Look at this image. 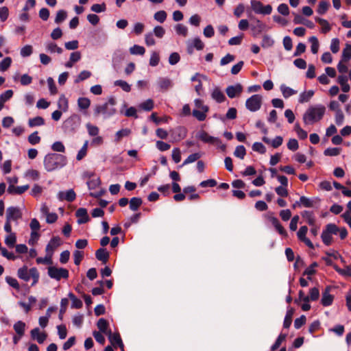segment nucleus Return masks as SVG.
I'll return each instance as SVG.
<instances>
[{
	"label": "nucleus",
	"instance_id": "obj_1",
	"mask_svg": "<svg viewBox=\"0 0 351 351\" xmlns=\"http://www.w3.org/2000/svg\"><path fill=\"white\" fill-rule=\"evenodd\" d=\"M173 180L172 183V192L176 193L173 199L177 202H182L186 198L189 201H198L200 196L196 193V188L194 186H188L183 189L182 192L180 186L177 182L180 180V177H171Z\"/></svg>",
	"mask_w": 351,
	"mask_h": 351
},
{
	"label": "nucleus",
	"instance_id": "obj_2",
	"mask_svg": "<svg viewBox=\"0 0 351 351\" xmlns=\"http://www.w3.org/2000/svg\"><path fill=\"white\" fill-rule=\"evenodd\" d=\"M65 156L58 154H49L44 159V165L48 171L63 167L66 164Z\"/></svg>",
	"mask_w": 351,
	"mask_h": 351
},
{
	"label": "nucleus",
	"instance_id": "obj_3",
	"mask_svg": "<svg viewBox=\"0 0 351 351\" xmlns=\"http://www.w3.org/2000/svg\"><path fill=\"white\" fill-rule=\"evenodd\" d=\"M326 108L324 106H311L308 108L303 116L305 124H311L321 120L325 113Z\"/></svg>",
	"mask_w": 351,
	"mask_h": 351
},
{
	"label": "nucleus",
	"instance_id": "obj_4",
	"mask_svg": "<svg viewBox=\"0 0 351 351\" xmlns=\"http://www.w3.org/2000/svg\"><path fill=\"white\" fill-rule=\"evenodd\" d=\"M117 101L114 97L108 98V101L102 105H97L94 108V115L98 117L103 114L105 117H110L117 112L114 108Z\"/></svg>",
	"mask_w": 351,
	"mask_h": 351
},
{
	"label": "nucleus",
	"instance_id": "obj_5",
	"mask_svg": "<svg viewBox=\"0 0 351 351\" xmlns=\"http://www.w3.org/2000/svg\"><path fill=\"white\" fill-rule=\"evenodd\" d=\"M18 277L25 282H28L32 278V286L36 285L40 278V274L36 267L28 269L26 265L19 268L17 271Z\"/></svg>",
	"mask_w": 351,
	"mask_h": 351
},
{
	"label": "nucleus",
	"instance_id": "obj_6",
	"mask_svg": "<svg viewBox=\"0 0 351 351\" xmlns=\"http://www.w3.org/2000/svg\"><path fill=\"white\" fill-rule=\"evenodd\" d=\"M339 227L335 223H328L323 230L321 238L324 244L329 246L332 243V235H337Z\"/></svg>",
	"mask_w": 351,
	"mask_h": 351
},
{
	"label": "nucleus",
	"instance_id": "obj_7",
	"mask_svg": "<svg viewBox=\"0 0 351 351\" xmlns=\"http://www.w3.org/2000/svg\"><path fill=\"white\" fill-rule=\"evenodd\" d=\"M48 276L57 281L61 279H68L69 276V270L63 267H57L56 266H49L47 268Z\"/></svg>",
	"mask_w": 351,
	"mask_h": 351
},
{
	"label": "nucleus",
	"instance_id": "obj_8",
	"mask_svg": "<svg viewBox=\"0 0 351 351\" xmlns=\"http://www.w3.org/2000/svg\"><path fill=\"white\" fill-rule=\"evenodd\" d=\"M81 121L80 116L73 114L64 121L63 128L66 132L73 133L80 127Z\"/></svg>",
	"mask_w": 351,
	"mask_h": 351
},
{
	"label": "nucleus",
	"instance_id": "obj_9",
	"mask_svg": "<svg viewBox=\"0 0 351 351\" xmlns=\"http://www.w3.org/2000/svg\"><path fill=\"white\" fill-rule=\"evenodd\" d=\"M101 180L99 177H93V179L87 182V185L90 192V196L99 197L102 195V191L100 187Z\"/></svg>",
	"mask_w": 351,
	"mask_h": 351
},
{
	"label": "nucleus",
	"instance_id": "obj_10",
	"mask_svg": "<svg viewBox=\"0 0 351 351\" xmlns=\"http://www.w3.org/2000/svg\"><path fill=\"white\" fill-rule=\"evenodd\" d=\"M263 97L260 95H253L245 101V106L251 112L258 110L262 105Z\"/></svg>",
	"mask_w": 351,
	"mask_h": 351
},
{
	"label": "nucleus",
	"instance_id": "obj_11",
	"mask_svg": "<svg viewBox=\"0 0 351 351\" xmlns=\"http://www.w3.org/2000/svg\"><path fill=\"white\" fill-rule=\"evenodd\" d=\"M252 10L256 14H269L272 11V7L270 5H263V4L256 0L251 1Z\"/></svg>",
	"mask_w": 351,
	"mask_h": 351
},
{
	"label": "nucleus",
	"instance_id": "obj_12",
	"mask_svg": "<svg viewBox=\"0 0 351 351\" xmlns=\"http://www.w3.org/2000/svg\"><path fill=\"white\" fill-rule=\"evenodd\" d=\"M307 232H308L307 226H301L297 232L298 239L301 242H303L309 248L314 249V245L313 244L311 241L306 237Z\"/></svg>",
	"mask_w": 351,
	"mask_h": 351
},
{
	"label": "nucleus",
	"instance_id": "obj_13",
	"mask_svg": "<svg viewBox=\"0 0 351 351\" xmlns=\"http://www.w3.org/2000/svg\"><path fill=\"white\" fill-rule=\"evenodd\" d=\"M62 244V241L58 236L53 237L47 243L45 252L53 255L55 250Z\"/></svg>",
	"mask_w": 351,
	"mask_h": 351
},
{
	"label": "nucleus",
	"instance_id": "obj_14",
	"mask_svg": "<svg viewBox=\"0 0 351 351\" xmlns=\"http://www.w3.org/2000/svg\"><path fill=\"white\" fill-rule=\"evenodd\" d=\"M22 217V213L19 208L9 207L6 211V219L8 221H18Z\"/></svg>",
	"mask_w": 351,
	"mask_h": 351
},
{
	"label": "nucleus",
	"instance_id": "obj_15",
	"mask_svg": "<svg viewBox=\"0 0 351 351\" xmlns=\"http://www.w3.org/2000/svg\"><path fill=\"white\" fill-rule=\"evenodd\" d=\"M242 92L243 86L240 84H237L234 86H229L226 89L227 95L231 99L240 96Z\"/></svg>",
	"mask_w": 351,
	"mask_h": 351
},
{
	"label": "nucleus",
	"instance_id": "obj_16",
	"mask_svg": "<svg viewBox=\"0 0 351 351\" xmlns=\"http://www.w3.org/2000/svg\"><path fill=\"white\" fill-rule=\"evenodd\" d=\"M108 339L111 344L114 347H119L123 351V343L119 333H112L108 331Z\"/></svg>",
	"mask_w": 351,
	"mask_h": 351
},
{
	"label": "nucleus",
	"instance_id": "obj_17",
	"mask_svg": "<svg viewBox=\"0 0 351 351\" xmlns=\"http://www.w3.org/2000/svg\"><path fill=\"white\" fill-rule=\"evenodd\" d=\"M75 215L78 218L77 223L79 224L86 223L89 221L87 210L84 208H78L75 212Z\"/></svg>",
	"mask_w": 351,
	"mask_h": 351
},
{
	"label": "nucleus",
	"instance_id": "obj_18",
	"mask_svg": "<svg viewBox=\"0 0 351 351\" xmlns=\"http://www.w3.org/2000/svg\"><path fill=\"white\" fill-rule=\"evenodd\" d=\"M58 196L60 200H66L69 202H73L76 197L75 193L73 189L68 190L66 192L60 191Z\"/></svg>",
	"mask_w": 351,
	"mask_h": 351
},
{
	"label": "nucleus",
	"instance_id": "obj_19",
	"mask_svg": "<svg viewBox=\"0 0 351 351\" xmlns=\"http://www.w3.org/2000/svg\"><path fill=\"white\" fill-rule=\"evenodd\" d=\"M330 289L327 287L322 293L321 304L324 306H328L332 304L334 297L329 293Z\"/></svg>",
	"mask_w": 351,
	"mask_h": 351
},
{
	"label": "nucleus",
	"instance_id": "obj_20",
	"mask_svg": "<svg viewBox=\"0 0 351 351\" xmlns=\"http://www.w3.org/2000/svg\"><path fill=\"white\" fill-rule=\"evenodd\" d=\"M32 338L36 339L38 343H43L47 339L45 332H41L38 328H35L31 330Z\"/></svg>",
	"mask_w": 351,
	"mask_h": 351
},
{
	"label": "nucleus",
	"instance_id": "obj_21",
	"mask_svg": "<svg viewBox=\"0 0 351 351\" xmlns=\"http://www.w3.org/2000/svg\"><path fill=\"white\" fill-rule=\"evenodd\" d=\"M109 252L105 248H99L95 252L96 258L106 264L109 258Z\"/></svg>",
	"mask_w": 351,
	"mask_h": 351
},
{
	"label": "nucleus",
	"instance_id": "obj_22",
	"mask_svg": "<svg viewBox=\"0 0 351 351\" xmlns=\"http://www.w3.org/2000/svg\"><path fill=\"white\" fill-rule=\"evenodd\" d=\"M29 189V185L25 184L21 186H14L10 185L8 189V192L10 194H23Z\"/></svg>",
	"mask_w": 351,
	"mask_h": 351
},
{
	"label": "nucleus",
	"instance_id": "obj_23",
	"mask_svg": "<svg viewBox=\"0 0 351 351\" xmlns=\"http://www.w3.org/2000/svg\"><path fill=\"white\" fill-rule=\"evenodd\" d=\"M204 47V44L203 42L199 38H195L193 40V43L191 45H189L187 47V51L189 54L193 53V49L195 48L197 50H202Z\"/></svg>",
	"mask_w": 351,
	"mask_h": 351
},
{
	"label": "nucleus",
	"instance_id": "obj_24",
	"mask_svg": "<svg viewBox=\"0 0 351 351\" xmlns=\"http://www.w3.org/2000/svg\"><path fill=\"white\" fill-rule=\"evenodd\" d=\"M209 110V108H205V110L199 109H194L192 112L193 116L199 121H203L206 119L207 112Z\"/></svg>",
	"mask_w": 351,
	"mask_h": 351
},
{
	"label": "nucleus",
	"instance_id": "obj_25",
	"mask_svg": "<svg viewBox=\"0 0 351 351\" xmlns=\"http://www.w3.org/2000/svg\"><path fill=\"white\" fill-rule=\"evenodd\" d=\"M199 139L204 142L210 144H215L219 142V140L217 138L210 136L206 132H202L199 134Z\"/></svg>",
	"mask_w": 351,
	"mask_h": 351
},
{
	"label": "nucleus",
	"instance_id": "obj_26",
	"mask_svg": "<svg viewBox=\"0 0 351 351\" xmlns=\"http://www.w3.org/2000/svg\"><path fill=\"white\" fill-rule=\"evenodd\" d=\"M302 216L310 226H314L315 224V217L312 211L304 210L302 213Z\"/></svg>",
	"mask_w": 351,
	"mask_h": 351
},
{
	"label": "nucleus",
	"instance_id": "obj_27",
	"mask_svg": "<svg viewBox=\"0 0 351 351\" xmlns=\"http://www.w3.org/2000/svg\"><path fill=\"white\" fill-rule=\"evenodd\" d=\"M315 21L322 26V33L326 34L330 31L331 27L326 19L317 17Z\"/></svg>",
	"mask_w": 351,
	"mask_h": 351
},
{
	"label": "nucleus",
	"instance_id": "obj_28",
	"mask_svg": "<svg viewBox=\"0 0 351 351\" xmlns=\"http://www.w3.org/2000/svg\"><path fill=\"white\" fill-rule=\"evenodd\" d=\"M25 323L22 321L16 322L13 326L16 335H19L21 336H23L25 334Z\"/></svg>",
	"mask_w": 351,
	"mask_h": 351
},
{
	"label": "nucleus",
	"instance_id": "obj_29",
	"mask_svg": "<svg viewBox=\"0 0 351 351\" xmlns=\"http://www.w3.org/2000/svg\"><path fill=\"white\" fill-rule=\"evenodd\" d=\"M212 97L218 103H222L226 100L223 93L218 88H215L213 91Z\"/></svg>",
	"mask_w": 351,
	"mask_h": 351
},
{
	"label": "nucleus",
	"instance_id": "obj_30",
	"mask_svg": "<svg viewBox=\"0 0 351 351\" xmlns=\"http://www.w3.org/2000/svg\"><path fill=\"white\" fill-rule=\"evenodd\" d=\"M338 83L341 85V90L344 93H348L350 89V85L348 84V78L345 75H339L338 77Z\"/></svg>",
	"mask_w": 351,
	"mask_h": 351
},
{
	"label": "nucleus",
	"instance_id": "obj_31",
	"mask_svg": "<svg viewBox=\"0 0 351 351\" xmlns=\"http://www.w3.org/2000/svg\"><path fill=\"white\" fill-rule=\"evenodd\" d=\"M68 295L71 300V308L78 309L82 307V300L77 298L73 293L70 292Z\"/></svg>",
	"mask_w": 351,
	"mask_h": 351
},
{
	"label": "nucleus",
	"instance_id": "obj_32",
	"mask_svg": "<svg viewBox=\"0 0 351 351\" xmlns=\"http://www.w3.org/2000/svg\"><path fill=\"white\" fill-rule=\"evenodd\" d=\"M45 124V119L42 117H36L32 119H29L28 125L29 127H36L43 125Z\"/></svg>",
	"mask_w": 351,
	"mask_h": 351
},
{
	"label": "nucleus",
	"instance_id": "obj_33",
	"mask_svg": "<svg viewBox=\"0 0 351 351\" xmlns=\"http://www.w3.org/2000/svg\"><path fill=\"white\" fill-rule=\"evenodd\" d=\"M293 315V310L292 308L288 309L284 319L283 327L289 328L292 322V317Z\"/></svg>",
	"mask_w": 351,
	"mask_h": 351
},
{
	"label": "nucleus",
	"instance_id": "obj_34",
	"mask_svg": "<svg viewBox=\"0 0 351 351\" xmlns=\"http://www.w3.org/2000/svg\"><path fill=\"white\" fill-rule=\"evenodd\" d=\"M77 105L80 110H87L90 106V100L87 97H80Z\"/></svg>",
	"mask_w": 351,
	"mask_h": 351
},
{
	"label": "nucleus",
	"instance_id": "obj_35",
	"mask_svg": "<svg viewBox=\"0 0 351 351\" xmlns=\"http://www.w3.org/2000/svg\"><path fill=\"white\" fill-rule=\"evenodd\" d=\"M97 328H99V331L101 332L107 334L108 332V322L106 319L104 318H100L97 324Z\"/></svg>",
	"mask_w": 351,
	"mask_h": 351
},
{
	"label": "nucleus",
	"instance_id": "obj_36",
	"mask_svg": "<svg viewBox=\"0 0 351 351\" xmlns=\"http://www.w3.org/2000/svg\"><path fill=\"white\" fill-rule=\"evenodd\" d=\"M274 223L272 226L275 228L276 230L278 232L279 234L283 237L287 236V232L284 227L281 225L280 221L278 219L273 220Z\"/></svg>",
	"mask_w": 351,
	"mask_h": 351
},
{
	"label": "nucleus",
	"instance_id": "obj_37",
	"mask_svg": "<svg viewBox=\"0 0 351 351\" xmlns=\"http://www.w3.org/2000/svg\"><path fill=\"white\" fill-rule=\"evenodd\" d=\"M52 257L53 255H51L49 253H46V255L45 257H38L36 258V263L37 264H43V265H51L52 264Z\"/></svg>",
	"mask_w": 351,
	"mask_h": 351
},
{
	"label": "nucleus",
	"instance_id": "obj_38",
	"mask_svg": "<svg viewBox=\"0 0 351 351\" xmlns=\"http://www.w3.org/2000/svg\"><path fill=\"white\" fill-rule=\"evenodd\" d=\"M314 91L310 90L308 91H304L300 95L299 102L302 104L308 101L313 96Z\"/></svg>",
	"mask_w": 351,
	"mask_h": 351
},
{
	"label": "nucleus",
	"instance_id": "obj_39",
	"mask_svg": "<svg viewBox=\"0 0 351 351\" xmlns=\"http://www.w3.org/2000/svg\"><path fill=\"white\" fill-rule=\"evenodd\" d=\"M154 107L153 99H148L139 105V108L145 111H151Z\"/></svg>",
	"mask_w": 351,
	"mask_h": 351
},
{
	"label": "nucleus",
	"instance_id": "obj_40",
	"mask_svg": "<svg viewBox=\"0 0 351 351\" xmlns=\"http://www.w3.org/2000/svg\"><path fill=\"white\" fill-rule=\"evenodd\" d=\"M280 90H281L282 94L285 98H288V97H291V95H293L297 93L296 90H294L293 89L291 88L290 87L286 86L284 84L281 85Z\"/></svg>",
	"mask_w": 351,
	"mask_h": 351
},
{
	"label": "nucleus",
	"instance_id": "obj_41",
	"mask_svg": "<svg viewBox=\"0 0 351 351\" xmlns=\"http://www.w3.org/2000/svg\"><path fill=\"white\" fill-rule=\"evenodd\" d=\"M131 134V130L128 128H125L120 130L115 134V141L117 142L121 141L122 138L128 136Z\"/></svg>",
	"mask_w": 351,
	"mask_h": 351
},
{
	"label": "nucleus",
	"instance_id": "obj_42",
	"mask_svg": "<svg viewBox=\"0 0 351 351\" xmlns=\"http://www.w3.org/2000/svg\"><path fill=\"white\" fill-rule=\"evenodd\" d=\"M329 6H330V3L328 1H325V0L321 1L319 3L317 12L319 14H324L327 12Z\"/></svg>",
	"mask_w": 351,
	"mask_h": 351
},
{
	"label": "nucleus",
	"instance_id": "obj_43",
	"mask_svg": "<svg viewBox=\"0 0 351 351\" xmlns=\"http://www.w3.org/2000/svg\"><path fill=\"white\" fill-rule=\"evenodd\" d=\"M142 204V200L139 197H132L130 201V208L132 210H137Z\"/></svg>",
	"mask_w": 351,
	"mask_h": 351
},
{
	"label": "nucleus",
	"instance_id": "obj_44",
	"mask_svg": "<svg viewBox=\"0 0 351 351\" xmlns=\"http://www.w3.org/2000/svg\"><path fill=\"white\" fill-rule=\"evenodd\" d=\"M58 108L63 111H66L69 108V102L68 99L65 97L64 95H61L59 97L58 101Z\"/></svg>",
	"mask_w": 351,
	"mask_h": 351
},
{
	"label": "nucleus",
	"instance_id": "obj_45",
	"mask_svg": "<svg viewBox=\"0 0 351 351\" xmlns=\"http://www.w3.org/2000/svg\"><path fill=\"white\" fill-rule=\"evenodd\" d=\"M130 52L134 55H141L143 56L145 53V49L143 46H140L138 45H134L130 49Z\"/></svg>",
	"mask_w": 351,
	"mask_h": 351
},
{
	"label": "nucleus",
	"instance_id": "obj_46",
	"mask_svg": "<svg viewBox=\"0 0 351 351\" xmlns=\"http://www.w3.org/2000/svg\"><path fill=\"white\" fill-rule=\"evenodd\" d=\"M16 241V237L15 233H11L6 236L5 239V243L9 247H13Z\"/></svg>",
	"mask_w": 351,
	"mask_h": 351
},
{
	"label": "nucleus",
	"instance_id": "obj_47",
	"mask_svg": "<svg viewBox=\"0 0 351 351\" xmlns=\"http://www.w3.org/2000/svg\"><path fill=\"white\" fill-rule=\"evenodd\" d=\"M114 85L119 86L125 92L129 93L131 91V86L130 85L124 80H117L114 82Z\"/></svg>",
	"mask_w": 351,
	"mask_h": 351
},
{
	"label": "nucleus",
	"instance_id": "obj_48",
	"mask_svg": "<svg viewBox=\"0 0 351 351\" xmlns=\"http://www.w3.org/2000/svg\"><path fill=\"white\" fill-rule=\"evenodd\" d=\"M341 149L339 147H330L324 150V155L328 156H336L340 154Z\"/></svg>",
	"mask_w": 351,
	"mask_h": 351
},
{
	"label": "nucleus",
	"instance_id": "obj_49",
	"mask_svg": "<svg viewBox=\"0 0 351 351\" xmlns=\"http://www.w3.org/2000/svg\"><path fill=\"white\" fill-rule=\"evenodd\" d=\"M309 42L311 44V52L314 54L317 53L319 49V41L317 38L315 36H311L309 38Z\"/></svg>",
	"mask_w": 351,
	"mask_h": 351
},
{
	"label": "nucleus",
	"instance_id": "obj_50",
	"mask_svg": "<svg viewBox=\"0 0 351 351\" xmlns=\"http://www.w3.org/2000/svg\"><path fill=\"white\" fill-rule=\"evenodd\" d=\"M47 49L51 53H58L59 54L62 53V49L60 47H58L56 43H49L47 45Z\"/></svg>",
	"mask_w": 351,
	"mask_h": 351
},
{
	"label": "nucleus",
	"instance_id": "obj_51",
	"mask_svg": "<svg viewBox=\"0 0 351 351\" xmlns=\"http://www.w3.org/2000/svg\"><path fill=\"white\" fill-rule=\"evenodd\" d=\"M286 337H287V334L280 333L279 335V336L278 337V338L276 339L275 343L272 345V346L271 348V350L274 351V350L278 349L280 346L282 342L284 340H285Z\"/></svg>",
	"mask_w": 351,
	"mask_h": 351
},
{
	"label": "nucleus",
	"instance_id": "obj_52",
	"mask_svg": "<svg viewBox=\"0 0 351 351\" xmlns=\"http://www.w3.org/2000/svg\"><path fill=\"white\" fill-rule=\"evenodd\" d=\"M160 62V55L157 51H153L149 59V65L156 66Z\"/></svg>",
	"mask_w": 351,
	"mask_h": 351
},
{
	"label": "nucleus",
	"instance_id": "obj_53",
	"mask_svg": "<svg viewBox=\"0 0 351 351\" xmlns=\"http://www.w3.org/2000/svg\"><path fill=\"white\" fill-rule=\"evenodd\" d=\"M12 63V59L10 57L5 58L1 62H0V71H5L10 66Z\"/></svg>",
	"mask_w": 351,
	"mask_h": 351
},
{
	"label": "nucleus",
	"instance_id": "obj_54",
	"mask_svg": "<svg viewBox=\"0 0 351 351\" xmlns=\"http://www.w3.org/2000/svg\"><path fill=\"white\" fill-rule=\"evenodd\" d=\"M5 281L10 287L16 290L19 291L20 289L19 283L16 278L11 276H7L5 277Z\"/></svg>",
	"mask_w": 351,
	"mask_h": 351
},
{
	"label": "nucleus",
	"instance_id": "obj_55",
	"mask_svg": "<svg viewBox=\"0 0 351 351\" xmlns=\"http://www.w3.org/2000/svg\"><path fill=\"white\" fill-rule=\"evenodd\" d=\"M88 145V141H86L84 143V145L82 146V147L81 148V149L78 152L77 156H76V159L77 160H81L82 158H84L86 156Z\"/></svg>",
	"mask_w": 351,
	"mask_h": 351
},
{
	"label": "nucleus",
	"instance_id": "obj_56",
	"mask_svg": "<svg viewBox=\"0 0 351 351\" xmlns=\"http://www.w3.org/2000/svg\"><path fill=\"white\" fill-rule=\"evenodd\" d=\"M236 157L243 159L246 154V150L243 145H239L236 147L234 153Z\"/></svg>",
	"mask_w": 351,
	"mask_h": 351
},
{
	"label": "nucleus",
	"instance_id": "obj_57",
	"mask_svg": "<svg viewBox=\"0 0 351 351\" xmlns=\"http://www.w3.org/2000/svg\"><path fill=\"white\" fill-rule=\"evenodd\" d=\"M84 258V252L80 250H75L73 252L74 263L76 265H80Z\"/></svg>",
	"mask_w": 351,
	"mask_h": 351
},
{
	"label": "nucleus",
	"instance_id": "obj_58",
	"mask_svg": "<svg viewBox=\"0 0 351 351\" xmlns=\"http://www.w3.org/2000/svg\"><path fill=\"white\" fill-rule=\"evenodd\" d=\"M38 134V132H34L28 136V141L30 144L36 145L40 142V137Z\"/></svg>",
	"mask_w": 351,
	"mask_h": 351
},
{
	"label": "nucleus",
	"instance_id": "obj_59",
	"mask_svg": "<svg viewBox=\"0 0 351 351\" xmlns=\"http://www.w3.org/2000/svg\"><path fill=\"white\" fill-rule=\"evenodd\" d=\"M66 16H67L66 12L64 10H60L58 11V12L56 14L55 22L56 23H60L66 19Z\"/></svg>",
	"mask_w": 351,
	"mask_h": 351
},
{
	"label": "nucleus",
	"instance_id": "obj_60",
	"mask_svg": "<svg viewBox=\"0 0 351 351\" xmlns=\"http://www.w3.org/2000/svg\"><path fill=\"white\" fill-rule=\"evenodd\" d=\"M300 203L306 208H311L313 206V201L305 196L300 197Z\"/></svg>",
	"mask_w": 351,
	"mask_h": 351
},
{
	"label": "nucleus",
	"instance_id": "obj_61",
	"mask_svg": "<svg viewBox=\"0 0 351 351\" xmlns=\"http://www.w3.org/2000/svg\"><path fill=\"white\" fill-rule=\"evenodd\" d=\"M86 128L90 136H96L98 135L99 131L98 127L93 125L90 123H87Z\"/></svg>",
	"mask_w": 351,
	"mask_h": 351
},
{
	"label": "nucleus",
	"instance_id": "obj_62",
	"mask_svg": "<svg viewBox=\"0 0 351 351\" xmlns=\"http://www.w3.org/2000/svg\"><path fill=\"white\" fill-rule=\"evenodd\" d=\"M91 76V73L88 71H82L78 75L77 79L75 80V83L84 81Z\"/></svg>",
	"mask_w": 351,
	"mask_h": 351
},
{
	"label": "nucleus",
	"instance_id": "obj_63",
	"mask_svg": "<svg viewBox=\"0 0 351 351\" xmlns=\"http://www.w3.org/2000/svg\"><path fill=\"white\" fill-rule=\"evenodd\" d=\"M351 58V45H347L346 47L343 49L342 52V59L343 61L347 62Z\"/></svg>",
	"mask_w": 351,
	"mask_h": 351
},
{
	"label": "nucleus",
	"instance_id": "obj_64",
	"mask_svg": "<svg viewBox=\"0 0 351 351\" xmlns=\"http://www.w3.org/2000/svg\"><path fill=\"white\" fill-rule=\"evenodd\" d=\"M167 19V13L164 10H160L154 14V19L160 23H163Z\"/></svg>",
	"mask_w": 351,
	"mask_h": 351
}]
</instances>
